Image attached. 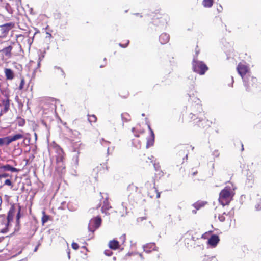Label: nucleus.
<instances>
[{
    "mask_svg": "<svg viewBox=\"0 0 261 261\" xmlns=\"http://www.w3.org/2000/svg\"><path fill=\"white\" fill-rule=\"evenodd\" d=\"M24 83V80L22 79L21 81V83H20V86H19V89H22L23 88Z\"/></svg>",
    "mask_w": 261,
    "mask_h": 261,
    "instance_id": "e433bc0d",
    "label": "nucleus"
},
{
    "mask_svg": "<svg viewBox=\"0 0 261 261\" xmlns=\"http://www.w3.org/2000/svg\"><path fill=\"white\" fill-rule=\"evenodd\" d=\"M220 241V239L217 235L213 234L207 240V244L211 247L214 248L216 247Z\"/></svg>",
    "mask_w": 261,
    "mask_h": 261,
    "instance_id": "0eeeda50",
    "label": "nucleus"
},
{
    "mask_svg": "<svg viewBox=\"0 0 261 261\" xmlns=\"http://www.w3.org/2000/svg\"><path fill=\"white\" fill-rule=\"evenodd\" d=\"M4 72L7 80H12L14 77V73L13 71L9 68H5Z\"/></svg>",
    "mask_w": 261,
    "mask_h": 261,
    "instance_id": "ddd939ff",
    "label": "nucleus"
},
{
    "mask_svg": "<svg viewBox=\"0 0 261 261\" xmlns=\"http://www.w3.org/2000/svg\"><path fill=\"white\" fill-rule=\"evenodd\" d=\"M130 246L132 247L133 245H135V243H133V242L131 241H130Z\"/></svg>",
    "mask_w": 261,
    "mask_h": 261,
    "instance_id": "de8ad7c7",
    "label": "nucleus"
},
{
    "mask_svg": "<svg viewBox=\"0 0 261 261\" xmlns=\"http://www.w3.org/2000/svg\"><path fill=\"white\" fill-rule=\"evenodd\" d=\"M0 168L1 169H3L4 171H10L12 172H17L18 171V170L17 168L12 167L9 164H7L2 166L0 167Z\"/></svg>",
    "mask_w": 261,
    "mask_h": 261,
    "instance_id": "2eb2a0df",
    "label": "nucleus"
},
{
    "mask_svg": "<svg viewBox=\"0 0 261 261\" xmlns=\"http://www.w3.org/2000/svg\"><path fill=\"white\" fill-rule=\"evenodd\" d=\"M148 129L150 133V137L147 139L146 148H149L150 146H153L154 142V134L153 130L151 128L149 125H148Z\"/></svg>",
    "mask_w": 261,
    "mask_h": 261,
    "instance_id": "1a4fd4ad",
    "label": "nucleus"
},
{
    "mask_svg": "<svg viewBox=\"0 0 261 261\" xmlns=\"http://www.w3.org/2000/svg\"><path fill=\"white\" fill-rule=\"evenodd\" d=\"M109 246L111 249L116 250L119 248V242L115 240H112L110 241Z\"/></svg>",
    "mask_w": 261,
    "mask_h": 261,
    "instance_id": "dca6fc26",
    "label": "nucleus"
},
{
    "mask_svg": "<svg viewBox=\"0 0 261 261\" xmlns=\"http://www.w3.org/2000/svg\"><path fill=\"white\" fill-rule=\"evenodd\" d=\"M37 250V247H36L35 248V250H34V251H36V250Z\"/></svg>",
    "mask_w": 261,
    "mask_h": 261,
    "instance_id": "864d4df0",
    "label": "nucleus"
},
{
    "mask_svg": "<svg viewBox=\"0 0 261 261\" xmlns=\"http://www.w3.org/2000/svg\"><path fill=\"white\" fill-rule=\"evenodd\" d=\"M192 213L196 214V210H192Z\"/></svg>",
    "mask_w": 261,
    "mask_h": 261,
    "instance_id": "09e8293b",
    "label": "nucleus"
},
{
    "mask_svg": "<svg viewBox=\"0 0 261 261\" xmlns=\"http://www.w3.org/2000/svg\"><path fill=\"white\" fill-rule=\"evenodd\" d=\"M46 34H47L46 37H48L49 38H51L52 35H51V34L50 33H49L48 32H46Z\"/></svg>",
    "mask_w": 261,
    "mask_h": 261,
    "instance_id": "79ce46f5",
    "label": "nucleus"
},
{
    "mask_svg": "<svg viewBox=\"0 0 261 261\" xmlns=\"http://www.w3.org/2000/svg\"><path fill=\"white\" fill-rule=\"evenodd\" d=\"M139 256H140L141 258H142V254H139Z\"/></svg>",
    "mask_w": 261,
    "mask_h": 261,
    "instance_id": "5fc2aeb1",
    "label": "nucleus"
},
{
    "mask_svg": "<svg viewBox=\"0 0 261 261\" xmlns=\"http://www.w3.org/2000/svg\"><path fill=\"white\" fill-rule=\"evenodd\" d=\"M127 200L122 201L121 206L119 207V212L122 216H124L127 213Z\"/></svg>",
    "mask_w": 261,
    "mask_h": 261,
    "instance_id": "9b49d317",
    "label": "nucleus"
},
{
    "mask_svg": "<svg viewBox=\"0 0 261 261\" xmlns=\"http://www.w3.org/2000/svg\"><path fill=\"white\" fill-rule=\"evenodd\" d=\"M132 132H133V133H134V135H135V136L136 137H139V134H136V128H135V127L132 128Z\"/></svg>",
    "mask_w": 261,
    "mask_h": 261,
    "instance_id": "4c0bfd02",
    "label": "nucleus"
},
{
    "mask_svg": "<svg viewBox=\"0 0 261 261\" xmlns=\"http://www.w3.org/2000/svg\"><path fill=\"white\" fill-rule=\"evenodd\" d=\"M23 137V136L22 134H15L14 136H11V138L12 139V141L13 142V141H16L18 139L22 138Z\"/></svg>",
    "mask_w": 261,
    "mask_h": 261,
    "instance_id": "5701e85b",
    "label": "nucleus"
},
{
    "mask_svg": "<svg viewBox=\"0 0 261 261\" xmlns=\"http://www.w3.org/2000/svg\"><path fill=\"white\" fill-rule=\"evenodd\" d=\"M189 118L194 122V124H197L199 127H205L206 126V123H208L207 120L200 118L193 113H190L189 115Z\"/></svg>",
    "mask_w": 261,
    "mask_h": 261,
    "instance_id": "39448f33",
    "label": "nucleus"
},
{
    "mask_svg": "<svg viewBox=\"0 0 261 261\" xmlns=\"http://www.w3.org/2000/svg\"><path fill=\"white\" fill-rule=\"evenodd\" d=\"M202 204L200 203H195L193 206L197 210H199L201 206H202Z\"/></svg>",
    "mask_w": 261,
    "mask_h": 261,
    "instance_id": "c85d7f7f",
    "label": "nucleus"
},
{
    "mask_svg": "<svg viewBox=\"0 0 261 261\" xmlns=\"http://www.w3.org/2000/svg\"><path fill=\"white\" fill-rule=\"evenodd\" d=\"M56 151L57 153L56 163L64 162V155L62 149L59 146L56 147Z\"/></svg>",
    "mask_w": 261,
    "mask_h": 261,
    "instance_id": "6e6552de",
    "label": "nucleus"
},
{
    "mask_svg": "<svg viewBox=\"0 0 261 261\" xmlns=\"http://www.w3.org/2000/svg\"><path fill=\"white\" fill-rule=\"evenodd\" d=\"M68 259L70 258V252L69 251L68 252Z\"/></svg>",
    "mask_w": 261,
    "mask_h": 261,
    "instance_id": "49530a36",
    "label": "nucleus"
},
{
    "mask_svg": "<svg viewBox=\"0 0 261 261\" xmlns=\"http://www.w3.org/2000/svg\"><path fill=\"white\" fill-rule=\"evenodd\" d=\"M24 120H21V122H19V125L22 126L24 124Z\"/></svg>",
    "mask_w": 261,
    "mask_h": 261,
    "instance_id": "37998d69",
    "label": "nucleus"
},
{
    "mask_svg": "<svg viewBox=\"0 0 261 261\" xmlns=\"http://www.w3.org/2000/svg\"><path fill=\"white\" fill-rule=\"evenodd\" d=\"M119 239L120 241L122 242V244H123L125 242L126 240V236L125 234L122 235L120 237Z\"/></svg>",
    "mask_w": 261,
    "mask_h": 261,
    "instance_id": "c756f323",
    "label": "nucleus"
},
{
    "mask_svg": "<svg viewBox=\"0 0 261 261\" xmlns=\"http://www.w3.org/2000/svg\"><path fill=\"white\" fill-rule=\"evenodd\" d=\"M170 37L169 35L167 33H162L160 37L159 41H160L161 44H164L168 42L169 40Z\"/></svg>",
    "mask_w": 261,
    "mask_h": 261,
    "instance_id": "f8f14e48",
    "label": "nucleus"
},
{
    "mask_svg": "<svg viewBox=\"0 0 261 261\" xmlns=\"http://www.w3.org/2000/svg\"><path fill=\"white\" fill-rule=\"evenodd\" d=\"M105 254L108 256H110L112 255L113 252L111 250H105Z\"/></svg>",
    "mask_w": 261,
    "mask_h": 261,
    "instance_id": "473e14b6",
    "label": "nucleus"
},
{
    "mask_svg": "<svg viewBox=\"0 0 261 261\" xmlns=\"http://www.w3.org/2000/svg\"><path fill=\"white\" fill-rule=\"evenodd\" d=\"M145 187L148 190V194L151 197L153 196L151 195L152 191H153L156 188L155 187V180L152 178L150 180L147 181L145 184Z\"/></svg>",
    "mask_w": 261,
    "mask_h": 261,
    "instance_id": "423d86ee",
    "label": "nucleus"
},
{
    "mask_svg": "<svg viewBox=\"0 0 261 261\" xmlns=\"http://www.w3.org/2000/svg\"><path fill=\"white\" fill-rule=\"evenodd\" d=\"M56 170L59 174H62L65 170V165L64 162H57Z\"/></svg>",
    "mask_w": 261,
    "mask_h": 261,
    "instance_id": "4468645a",
    "label": "nucleus"
},
{
    "mask_svg": "<svg viewBox=\"0 0 261 261\" xmlns=\"http://www.w3.org/2000/svg\"><path fill=\"white\" fill-rule=\"evenodd\" d=\"M12 142L13 141L12 140L11 136H8V137H5V144L8 145Z\"/></svg>",
    "mask_w": 261,
    "mask_h": 261,
    "instance_id": "bb28decb",
    "label": "nucleus"
},
{
    "mask_svg": "<svg viewBox=\"0 0 261 261\" xmlns=\"http://www.w3.org/2000/svg\"><path fill=\"white\" fill-rule=\"evenodd\" d=\"M35 139H37V134L36 133L34 134Z\"/></svg>",
    "mask_w": 261,
    "mask_h": 261,
    "instance_id": "603ef678",
    "label": "nucleus"
},
{
    "mask_svg": "<svg viewBox=\"0 0 261 261\" xmlns=\"http://www.w3.org/2000/svg\"><path fill=\"white\" fill-rule=\"evenodd\" d=\"M226 216V213L224 212L223 214L219 215L218 219L221 222H224L225 220V218Z\"/></svg>",
    "mask_w": 261,
    "mask_h": 261,
    "instance_id": "a878e982",
    "label": "nucleus"
},
{
    "mask_svg": "<svg viewBox=\"0 0 261 261\" xmlns=\"http://www.w3.org/2000/svg\"><path fill=\"white\" fill-rule=\"evenodd\" d=\"M127 255H129V256H130V255H132V253H128L127 254Z\"/></svg>",
    "mask_w": 261,
    "mask_h": 261,
    "instance_id": "6e6d98bb",
    "label": "nucleus"
},
{
    "mask_svg": "<svg viewBox=\"0 0 261 261\" xmlns=\"http://www.w3.org/2000/svg\"><path fill=\"white\" fill-rule=\"evenodd\" d=\"M120 46H122V47H126L127 46V44H126V45H122L121 44H120Z\"/></svg>",
    "mask_w": 261,
    "mask_h": 261,
    "instance_id": "c03bdc74",
    "label": "nucleus"
},
{
    "mask_svg": "<svg viewBox=\"0 0 261 261\" xmlns=\"http://www.w3.org/2000/svg\"><path fill=\"white\" fill-rule=\"evenodd\" d=\"M111 208V206L109 205L107 200H105L103 202V204L101 208L102 213L107 214L106 211Z\"/></svg>",
    "mask_w": 261,
    "mask_h": 261,
    "instance_id": "f3484780",
    "label": "nucleus"
},
{
    "mask_svg": "<svg viewBox=\"0 0 261 261\" xmlns=\"http://www.w3.org/2000/svg\"><path fill=\"white\" fill-rule=\"evenodd\" d=\"M74 152H75V154L73 156V162L74 163L77 165L79 163V155L80 152L79 151H76V149H74Z\"/></svg>",
    "mask_w": 261,
    "mask_h": 261,
    "instance_id": "412c9836",
    "label": "nucleus"
},
{
    "mask_svg": "<svg viewBox=\"0 0 261 261\" xmlns=\"http://www.w3.org/2000/svg\"><path fill=\"white\" fill-rule=\"evenodd\" d=\"M238 73L242 77L245 87L248 89L249 87V82L251 81L254 83L256 81V79L251 76L249 74V69L245 63H240L237 68Z\"/></svg>",
    "mask_w": 261,
    "mask_h": 261,
    "instance_id": "f257e3e1",
    "label": "nucleus"
},
{
    "mask_svg": "<svg viewBox=\"0 0 261 261\" xmlns=\"http://www.w3.org/2000/svg\"><path fill=\"white\" fill-rule=\"evenodd\" d=\"M8 176V174L4 173V174H3L1 175H0V178L1 177H7Z\"/></svg>",
    "mask_w": 261,
    "mask_h": 261,
    "instance_id": "a19ab883",
    "label": "nucleus"
},
{
    "mask_svg": "<svg viewBox=\"0 0 261 261\" xmlns=\"http://www.w3.org/2000/svg\"><path fill=\"white\" fill-rule=\"evenodd\" d=\"M101 219L99 217H96L90 220L88 229L89 231L94 232L100 226Z\"/></svg>",
    "mask_w": 261,
    "mask_h": 261,
    "instance_id": "20e7f679",
    "label": "nucleus"
},
{
    "mask_svg": "<svg viewBox=\"0 0 261 261\" xmlns=\"http://www.w3.org/2000/svg\"><path fill=\"white\" fill-rule=\"evenodd\" d=\"M257 81L254 83H252L251 81H250L249 82V87H248V89H247V87H245L246 88V90L248 91H251L253 89V88H254V87H255V85H256V83Z\"/></svg>",
    "mask_w": 261,
    "mask_h": 261,
    "instance_id": "b1692460",
    "label": "nucleus"
},
{
    "mask_svg": "<svg viewBox=\"0 0 261 261\" xmlns=\"http://www.w3.org/2000/svg\"><path fill=\"white\" fill-rule=\"evenodd\" d=\"M72 248L74 250H77L79 248V245L74 242H73L71 244Z\"/></svg>",
    "mask_w": 261,
    "mask_h": 261,
    "instance_id": "2f4dec72",
    "label": "nucleus"
},
{
    "mask_svg": "<svg viewBox=\"0 0 261 261\" xmlns=\"http://www.w3.org/2000/svg\"><path fill=\"white\" fill-rule=\"evenodd\" d=\"M54 69H55V72L56 74H58V75H61L63 77H65L64 72L60 67L55 66Z\"/></svg>",
    "mask_w": 261,
    "mask_h": 261,
    "instance_id": "aec40b11",
    "label": "nucleus"
},
{
    "mask_svg": "<svg viewBox=\"0 0 261 261\" xmlns=\"http://www.w3.org/2000/svg\"><path fill=\"white\" fill-rule=\"evenodd\" d=\"M191 239H192V241H195V238L193 237H192Z\"/></svg>",
    "mask_w": 261,
    "mask_h": 261,
    "instance_id": "8fccbe9b",
    "label": "nucleus"
},
{
    "mask_svg": "<svg viewBox=\"0 0 261 261\" xmlns=\"http://www.w3.org/2000/svg\"><path fill=\"white\" fill-rule=\"evenodd\" d=\"M5 138H0V145L5 144Z\"/></svg>",
    "mask_w": 261,
    "mask_h": 261,
    "instance_id": "58836bf2",
    "label": "nucleus"
},
{
    "mask_svg": "<svg viewBox=\"0 0 261 261\" xmlns=\"http://www.w3.org/2000/svg\"><path fill=\"white\" fill-rule=\"evenodd\" d=\"M186 241H187V239H185V243H187L188 246H189V243L188 242H187Z\"/></svg>",
    "mask_w": 261,
    "mask_h": 261,
    "instance_id": "3c124183",
    "label": "nucleus"
},
{
    "mask_svg": "<svg viewBox=\"0 0 261 261\" xmlns=\"http://www.w3.org/2000/svg\"><path fill=\"white\" fill-rule=\"evenodd\" d=\"M213 0H203L202 4L205 8H210L213 6Z\"/></svg>",
    "mask_w": 261,
    "mask_h": 261,
    "instance_id": "6ab92c4d",
    "label": "nucleus"
},
{
    "mask_svg": "<svg viewBox=\"0 0 261 261\" xmlns=\"http://www.w3.org/2000/svg\"><path fill=\"white\" fill-rule=\"evenodd\" d=\"M234 188L233 185H227L222 190L219 194V201L224 206L228 205L234 194Z\"/></svg>",
    "mask_w": 261,
    "mask_h": 261,
    "instance_id": "f03ea898",
    "label": "nucleus"
},
{
    "mask_svg": "<svg viewBox=\"0 0 261 261\" xmlns=\"http://www.w3.org/2000/svg\"><path fill=\"white\" fill-rule=\"evenodd\" d=\"M43 216L42 218V224H44V223H45L46 222H47L49 219V216H47V215H46L45 214V212H43Z\"/></svg>",
    "mask_w": 261,
    "mask_h": 261,
    "instance_id": "393cba45",
    "label": "nucleus"
},
{
    "mask_svg": "<svg viewBox=\"0 0 261 261\" xmlns=\"http://www.w3.org/2000/svg\"><path fill=\"white\" fill-rule=\"evenodd\" d=\"M89 120L90 122H95L96 121V117L95 115H91L89 117Z\"/></svg>",
    "mask_w": 261,
    "mask_h": 261,
    "instance_id": "cd10ccee",
    "label": "nucleus"
},
{
    "mask_svg": "<svg viewBox=\"0 0 261 261\" xmlns=\"http://www.w3.org/2000/svg\"><path fill=\"white\" fill-rule=\"evenodd\" d=\"M40 61H39L38 63L37 67L39 68L40 67Z\"/></svg>",
    "mask_w": 261,
    "mask_h": 261,
    "instance_id": "a18cd8bd",
    "label": "nucleus"
},
{
    "mask_svg": "<svg viewBox=\"0 0 261 261\" xmlns=\"http://www.w3.org/2000/svg\"><path fill=\"white\" fill-rule=\"evenodd\" d=\"M192 65L193 71L200 75L204 74L208 70V67L203 62L198 61L195 58L193 59Z\"/></svg>",
    "mask_w": 261,
    "mask_h": 261,
    "instance_id": "7ed1b4c3",
    "label": "nucleus"
},
{
    "mask_svg": "<svg viewBox=\"0 0 261 261\" xmlns=\"http://www.w3.org/2000/svg\"><path fill=\"white\" fill-rule=\"evenodd\" d=\"M143 248L144 251L147 253H149L151 252L152 250H156V247L155 246V244L153 243H150L143 245Z\"/></svg>",
    "mask_w": 261,
    "mask_h": 261,
    "instance_id": "9d476101",
    "label": "nucleus"
},
{
    "mask_svg": "<svg viewBox=\"0 0 261 261\" xmlns=\"http://www.w3.org/2000/svg\"><path fill=\"white\" fill-rule=\"evenodd\" d=\"M121 118L123 122H128L130 120V116L128 113H124L121 114Z\"/></svg>",
    "mask_w": 261,
    "mask_h": 261,
    "instance_id": "4be33fe9",
    "label": "nucleus"
},
{
    "mask_svg": "<svg viewBox=\"0 0 261 261\" xmlns=\"http://www.w3.org/2000/svg\"><path fill=\"white\" fill-rule=\"evenodd\" d=\"M70 132L72 134V135L74 136H75V137H77L80 133L78 131H76V130H69Z\"/></svg>",
    "mask_w": 261,
    "mask_h": 261,
    "instance_id": "7c9ffc66",
    "label": "nucleus"
},
{
    "mask_svg": "<svg viewBox=\"0 0 261 261\" xmlns=\"http://www.w3.org/2000/svg\"><path fill=\"white\" fill-rule=\"evenodd\" d=\"M255 208L256 210H261V201L255 205Z\"/></svg>",
    "mask_w": 261,
    "mask_h": 261,
    "instance_id": "c9c22d12",
    "label": "nucleus"
},
{
    "mask_svg": "<svg viewBox=\"0 0 261 261\" xmlns=\"http://www.w3.org/2000/svg\"><path fill=\"white\" fill-rule=\"evenodd\" d=\"M153 191H154L156 194V198H159L160 197V193L158 192L156 188Z\"/></svg>",
    "mask_w": 261,
    "mask_h": 261,
    "instance_id": "72a5a7b5",
    "label": "nucleus"
},
{
    "mask_svg": "<svg viewBox=\"0 0 261 261\" xmlns=\"http://www.w3.org/2000/svg\"><path fill=\"white\" fill-rule=\"evenodd\" d=\"M5 184L6 185H8V186H11L12 182H11L10 180L7 179L5 181Z\"/></svg>",
    "mask_w": 261,
    "mask_h": 261,
    "instance_id": "f704fd0d",
    "label": "nucleus"
},
{
    "mask_svg": "<svg viewBox=\"0 0 261 261\" xmlns=\"http://www.w3.org/2000/svg\"><path fill=\"white\" fill-rule=\"evenodd\" d=\"M213 155L216 156H219V152L217 150H215L214 151L213 153Z\"/></svg>",
    "mask_w": 261,
    "mask_h": 261,
    "instance_id": "ea45409f",
    "label": "nucleus"
},
{
    "mask_svg": "<svg viewBox=\"0 0 261 261\" xmlns=\"http://www.w3.org/2000/svg\"><path fill=\"white\" fill-rule=\"evenodd\" d=\"M12 49V47L11 46H9L7 47L4 48L2 51L5 54V56L10 57H11V52Z\"/></svg>",
    "mask_w": 261,
    "mask_h": 261,
    "instance_id": "a211bd4d",
    "label": "nucleus"
}]
</instances>
